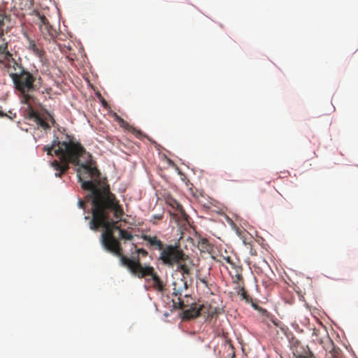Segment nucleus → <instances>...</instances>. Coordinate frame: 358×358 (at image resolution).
Returning a JSON list of instances; mask_svg holds the SVG:
<instances>
[{
    "label": "nucleus",
    "instance_id": "1",
    "mask_svg": "<svg viewBox=\"0 0 358 358\" xmlns=\"http://www.w3.org/2000/svg\"><path fill=\"white\" fill-rule=\"evenodd\" d=\"M43 150L51 156L54 152L59 157L60 161L55 159L51 164L54 169L59 171L55 173L56 177L61 178L69 169L70 163L78 166L76 169L78 181L84 190L89 191L85 199L91 201L92 212L98 208L108 219H112L111 212L117 219L122 218L123 208L115 195L110 191L106 178L101 177L95 163L92 159L80 163L79 158L85 152V149L79 142L74 141L73 136L62 134L60 138L55 137L51 145H45Z\"/></svg>",
    "mask_w": 358,
    "mask_h": 358
},
{
    "label": "nucleus",
    "instance_id": "2",
    "mask_svg": "<svg viewBox=\"0 0 358 358\" xmlns=\"http://www.w3.org/2000/svg\"><path fill=\"white\" fill-rule=\"evenodd\" d=\"M117 221L108 219L98 208L92 212V219L90 221V228L93 231H97L100 228L104 229L101 236V241L103 248L108 252L120 258L127 257L123 255L121 243L114 236V231L120 229Z\"/></svg>",
    "mask_w": 358,
    "mask_h": 358
},
{
    "label": "nucleus",
    "instance_id": "3",
    "mask_svg": "<svg viewBox=\"0 0 358 358\" xmlns=\"http://www.w3.org/2000/svg\"><path fill=\"white\" fill-rule=\"evenodd\" d=\"M122 264L125 266L131 274L138 278H145L155 290L163 292L165 284L161 280L155 268L150 265H142L138 258L130 259L129 257L122 258Z\"/></svg>",
    "mask_w": 358,
    "mask_h": 358
},
{
    "label": "nucleus",
    "instance_id": "4",
    "mask_svg": "<svg viewBox=\"0 0 358 358\" xmlns=\"http://www.w3.org/2000/svg\"><path fill=\"white\" fill-rule=\"evenodd\" d=\"M13 71L8 70L10 77L12 78L15 87L23 95L22 102L28 103L32 99L29 93L39 88L35 83L36 78L27 70H25L21 64L12 66Z\"/></svg>",
    "mask_w": 358,
    "mask_h": 358
},
{
    "label": "nucleus",
    "instance_id": "5",
    "mask_svg": "<svg viewBox=\"0 0 358 358\" xmlns=\"http://www.w3.org/2000/svg\"><path fill=\"white\" fill-rule=\"evenodd\" d=\"M187 255L177 245L166 244L159 253L158 259L168 267H173L183 260Z\"/></svg>",
    "mask_w": 358,
    "mask_h": 358
},
{
    "label": "nucleus",
    "instance_id": "6",
    "mask_svg": "<svg viewBox=\"0 0 358 358\" xmlns=\"http://www.w3.org/2000/svg\"><path fill=\"white\" fill-rule=\"evenodd\" d=\"M40 19L39 29L45 40L54 41L57 36V31L50 23L48 20L44 15L38 13Z\"/></svg>",
    "mask_w": 358,
    "mask_h": 358
},
{
    "label": "nucleus",
    "instance_id": "7",
    "mask_svg": "<svg viewBox=\"0 0 358 358\" xmlns=\"http://www.w3.org/2000/svg\"><path fill=\"white\" fill-rule=\"evenodd\" d=\"M292 353L296 358H315V355L309 347L302 345L299 341L293 343Z\"/></svg>",
    "mask_w": 358,
    "mask_h": 358
},
{
    "label": "nucleus",
    "instance_id": "8",
    "mask_svg": "<svg viewBox=\"0 0 358 358\" xmlns=\"http://www.w3.org/2000/svg\"><path fill=\"white\" fill-rule=\"evenodd\" d=\"M169 206L173 210V212L170 213L178 221H187L188 215L185 213L182 206L175 199H170L168 201Z\"/></svg>",
    "mask_w": 358,
    "mask_h": 358
},
{
    "label": "nucleus",
    "instance_id": "9",
    "mask_svg": "<svg viewBox=\"0 0 358 358\" xmlns=\"http://www.w3.org/2000/svg\"><path fill=\"white\" fill-rule=\"evenodd\" d=\"M141 238L146 242L147 247L152 250H159V252L162 251L166 245L156 236L142 234Z\"/></svg>",
    "mask_w": 358,
    "mask_h": 358
},
{
    "label": "nucleus",
    "instance_id": "10",
    "mask_svg": "<svg viewBox=\"0 0 358 358\" xmlns=\"http://www.w3.org/2000/svg\"><path fill=\"white\" fill-rule=\"evenodd\" d=\"M207 308L205 305L194 304V306H191L189 308L184 311V317L186 319L196 318L199 315H202L206 313Z\"/></svg>",
    "mask_w": 358,
    "mask_h": 358
},
{
    "label": "nucleus",
    "instance_id": "11",
    "mask_svg": "<svg viewBox=\"0 0 358 358\" xmlns=\"http://www.w3.org/2000/svg\"><path fill=\"white\" fill-rule=\"evenodd\" d=\"M325 338L326 345H324L323 348L331 355L330 358H341L342 355L340 348L335 347L334 342L329 336H326Z\"/></svg>",
    "mask_w": 358,
    "mask_h": 358
},
{
    "label": "nucleus",
    "instance_id": "12",
    "mask_svg": "<svg viewBox=\"0 0 358 358\" xmlns=\"http://www.w3.org/2000/svg\"><path fill=\"white\" fill-rule=\"evenodd\" d=\"M191 263L192 261L187 255L186 258H184L183 260L176 263V265L177 266V271L182 273L183 278L190 275Z\"/></svg>",
    "mask_w": 358,
    "mask_h": 358
},
{
    "label": "nucleus",
    "instance_id": "13",
    "mask_svg": "<svg viewBox=\"0 0 358 358\" xmlns=\"http://www.w3.org/2000/svg\"><path fill=\"white\" fill-rule=\"evenodd\" d=\"M0 55L8 62V65H17V62L13 58V55L8 50V43L6 42L0 45Z\"/></svg>",
    "mask_w": 358,
    "mask_h": 358
},
{
    "label": "nucleus",
    "instance_id": "14",
    "mask_svg": "<svg viewBox=\"0 0 358 358\" xmlns=\"http://www.w3.org/2000/svg\"><path fill=\"white\" fill-rule=\"evenodd\" d=\"M28 49L40 58H43L45 55L43 49L37 45L34 40H29Z\"/></svg>",
    "mask_w": 358,
    "mask_h": 358
},
{
    "label": "nucleus",
    "instance_id": "15",
    "mask_svg": "<svg viewBox=\"0 0 358 358\" xmlns=\"http://www.w3.org/2000/svg\"><path fill=\"white\" fill-rule=\"evenodd\" d=\"M326 336H329L327 335V331L324 329L322 332L320 329H313V336H315V341L320 343V344H324L326 345Z\"/></svg>",
    "mask_w": 358,
    "mask_h": 358
},
{
    "label": "nucleus",
    "instance_id": "16",
    "mask_svg": "<svg viewBox=\"0 0 358 358\" xmlns=\"http://www.w3.org/2000/svg\"><path fill=\"white\" fill-rule=\"evenodd\" d=\"M119 122H122L123 124L126 125V128L130 131L136 138L139 139H142L145 137V135L143 134L140 130L136 129L134 127L129 125L127 122H124L123 119L118 117Z\"/></svg>",
    "mask_w": 358,
    "mask_h": 358
},
{
    "label": "nucleus",
    "instance_id": "17",
    "mask_svg": "<svg viewBox=\"0 0 358 358\" xmlns=\"http://www.w3.org/2000/svg\"><path fill=\"white\" fill-rule=\"evenodd\" d=\"M134 248H136L135 253H132L130 259H134L135 258H139V255H142L143 257H145L148 256V252L147 250H145L143 248H136V246L134 245ZM140 260V259H138Z\"/></svg>",
    "mask_w": 358,
    "mask_h": 358
},
{
    "label": "nucleus",
    "instance_id": "18",
    "mask_svg": "<svg viewBox=\"0 0 358 358\" xmlns=\"http://www.w3.org/2000/svg\"><path fill=\"white\" fill-rule=\"evenodd\" d=\"M27 104L29 105V108L27 110V117L29 119L32 120L35 122L40 115L31 106L29 102Z\"/></svg>",
    "mask_w": 358,
    "mask_h": 358
},
{
    "label": "nucleus",
    "instance_id": "19",
    "mask_svg": "<svg viewBox=\"0 0 358 358\" xmlns=\"http://www.w3.org/2000/svg\"><path fill=\"white\" fill-rule=\"evenodd\" d=\"M199 248L200 249L201 251H207L208 252L210 250V249L211 248L208 241L207 239H201L199 242Z\"/></svg>",
    "mask_w": 358,
    "mask_h": 358
},
{
    "label": "nucleus",
    "instance_id": "20",
    "mask_svg": "<svg viewBox=\"0 0 358 358\" xmlns=\"http://www.w3.org/2000/svg\"><path fill=\"white\" fill-rule=\"evenodd\" d=\"M119 233H120V237L122 239H124L127 241H131L134 238L133 235L129 231L124 230V229H122L120 228L119 229Z\"/></svg>",
    "mask_w": 358,
    "mask_h": 358
},
{
    "label": "nucleus",
    "instance_id": "21",
    "mask_svg": "<svg viewBox=\"0 0 358 358\" xmlns=\"http://www.w3.org/2000/svg\"><path fill=\"white\" fill-rule=\"evenodd\" d=\"M35 122L44 129H49L50 128L48 123L46 121H45L40 115L36 120Z\"/></svg>",
    "mask_w": 358,
    "mask_h": 358
},
{
    "label": "nucleus",
    "instance_id": "22",
    "mask_svg": "<svg viewBox=\"0 0 358 358\" xmlns=\"http://www.w3.org/2000/svg\"><path fill=\"white\" fill-rule=\"evenodd\" d=\"M163 218V214L153 215L151 217L150 222L153 224H157L158 220H161Z\"/></svg>",
    "mask_w": 358,
    "mask_h": 358
},
{
    "label": "nucleus",
    "instance_id": "23",
    "mask_svg": "<svg viewBox=\"0 0 358 358\" xmlns=\"http://www.w3.org/2000/svg\"><path fill=\"white\" fill-rule=\"evenodd\" d=\"M10 31L9 27L3 28V27H0V37L2 41H4V35L8 34Z\"/></svg>",
    "mask_w": 358,
    "mask_h": 358
},
{
    "label": "nucleus",
    "instance_id": "24",
    "mask_svg": "<svg viewBox=\"0 0 358 358\" xmlns=\"http://www.w3.org/2000/svg\"><path fill=\"white\" fill-rule=\"evenodd\" d=\"M0 64H2L5 66V68H7L8 70H11L12 66L8 65V62L4 59L3 57L0 55Z\"/></svg>",
    "mask_w": 358,
    "mask_h": 358
},
{
    "label": "nucleus",
    "instance_id": "25",
    "mask_svg": "<svg viewBox=\"0 0 358 358\" xmlns=\"http://www.w3.org/2000/svg\"><path fill=\"white\" fill-rule=\"evenodd\" d=\"M7 18V16L3 13H0V27L4 26V20Z\"/></svg>",
    "mask_w": 358,
    "mask_h": 358
},
{
    "label": "nucleus",
    "instance_id": "26",
    "mask_svg": "<svg viewBox=\"0 0 358 358\" xmlns=\"http://www.w3.org/2000/svg\"><path fill=\"white\" fill-rule=\"evenodd\" d=\"M224 259L226 261V262H227L228 264L231 265V266L233 268H235L236 265L230 257L228 256V257H224Z\"/></svg>",
    "mask_w": 358,
    "mask_h": 358
},
{
    "label": "nucleus",
    "instance_id": "27",
    "mask_svg": "<svg viewBox=\"0 0 358 358\" xmlns=\"http://www.w3.org/2000/svg\"><path fill=\"white\" fill-rule=\"evenodd\" d=\"M199 280L204 285L205 287H208V282L206 278H199Z\"/></svg>",
    "mask_w": 358,
    "mask_h": 358
},
{
    "label": "nucleus",
    "instance_id": "28",
    "mask_svg": "<svg viewBox=\"0 0 358 358\" xmlns=\"http://www.w3.org/2000/svg\"><path fill=\"white\" fill-rule=\"evenodd\" d=\"M78 206L80 208L85 209V202L83 200H79Z\"/></svg>",
    "mask_w": 358,
    "mask_h": 358
},
{
    "label": "nucleus",
    "instance_id": "29",
    "mask_svg": "<svg viewBox=\"0 0 358 358\" xmlns=\"http://www.w3.org/2000/svg\"><path fill=\"white\" fill-rule=\"evenodd\" d=\"M241 295L243 296V298L246 299L247 293L243 287H241Z\"/></svg>",
    "mask_w": 358,
    "mask_h": 358
},
{
    "label": "nucleus",
    "instance_id": "30",
    "mask_svg": "<svg viewBox=\"0 0 358 358\" xmlns=\"http://www.w3.org/2000/svg\"><path fill=\"white\" fill-rule=\"evenodd\" d=\"M178 300H179V303H178L179 308L182 309L184 308V303L180 298H178Z\"/></svg>",
    "mask_w": 358,
    "mask_h": 358
},
{
    "label": "nucleus",
    "instance_id": "31",
    "mask_svg": "<svg viewBox=\"0 0 358 358\" xmlns=\"http://www.w3.org/2000/svg\"><path fill=\"white\" fill-rule=\"evenodd\" d=\"M236 280L237 281H239V280H242V275L241 273H237L236 275Z\"/></svg>",
    "mask_w": 358,
    "mask_h": 358
},
{
    "label": "nucleus",
    "instance_id": "32",
    "mask_svg": "<svg viewBox=\"0 0 358 358\" xmlns=\"http://www.w3.org/2000/svg\"><path fill=\"white\" fill-rule=\"evenodd\" d=\"M50 121L53 125L55 124V120H54V118L52 117H50Z\"/></svg>",
    "mask_w": 358,
    "mask_h": 358
},
{
    "label": "nucleus",
    "instance_id": "33",
    "mask_svg": "<svg viewBox=\"0 0 358 358\" xmlns=\"http://www.w3.org/2000/svg\"><path fill=\"white\" fill-rule=\"evenodd\" d=\"M6 116L5 113H3L1 110H0V117H4Z\"/></svg>",
    "mask_w": 358,
    "mask_h": 358
},
{
    "label": "nucleus",
    "instance_id": "34",
    "mask_svg": "<svg viewBox=\"0 0 358 358\" xmlns=\"http://www.w3.org/2000/svg\"><path fill=\"white\" fill-rule=\"evenodd\" d=\"M88 218H89V217H88V216H85V220H87Z\"/></svg>",
    "mask_w": 358,
    "mask_h": 358
},
{
    "label": "nucleus",
    "instance_id": "35",
    "mask_svg": "<svg viewBox=\"0 0 358 358\" xmlns=\"http://www.w3.org/2000/svg\"><path fill=\"white\" fill-rule=\"evenodd\" d=\"M184 285H185V287H187V284H186V282H184Z\"/></svg>",
    "mask_w": 358,
    "mask_h": 358
},
{
    "label": "nucleus",
    "instance_id": "36",
    "mask_svg": "<svg viewBox=\"0 0 358 358\" xmlns=\"http://www.w3.org/2000/svg\"><path fill=\"white\" fill-rule=\"evenodd\" d=\"M231 358H233V357H231Z\"/></svg>",
    "mask_w": 358,
    "mask_h": 358
}]
</instances>
